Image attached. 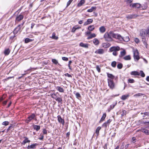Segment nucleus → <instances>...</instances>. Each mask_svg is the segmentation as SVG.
Segmentation results:
<instances>
[{"label":"nucleus","instance_id":"39448f33","mask_svg":"<svg viewBox=\"0 0 149 149\" xmlns=\"http://www.w3.org/2000/svg\"><path fill=\"white\" fill-rule=\"evenodd\" d=\"M24 24V22H23L22 24L19 25L17 26L16 27L13 31V33L14 34H17L18 32H21L20 30L21 28L23 27Z\"/></svg>","mask_w":149,"mask_h":149},{"label":"nucleus","instance_id":"f704fd0d","mask_svg":"<svg viewBox=\"0 0 149 149\" xmlns=\"http://www.w3.org/2000/svg\"><path fill=\"white\" fill-rule=\"evenodd\" d=\"M55 35V33L54 32H53L52 34V38L53 39L57 40L58 39V37L57 36H56Z\"/></svg>","mask_w":149,"mask_h":149},{"label":"nucleus","instance_id":"774afa93","mask_svg":"<svg viewBox=\"0 0 149 149\" xmlns=\"http://www.w3.org/2000/svg\"><path fill=\"white\" fill-rule=\"evenodd\" d=\"M145 116H149V112H146L143 113Z\"/></svg>","mask_w":149,"mask_h":149},{"label":"nucleus","instance_id":"13d9d810","mask_svg":"<svg viewBox=\"0 0 149 149\" xmlns=\"http://www.w3.org/2000/svg\"><path fill=\"white\" fill-rule=\"evenodd\" d=\"M107 126H109V125H108V124H107V123L106 122L104 123L102 125L103 127H106Z\"/></svg>","mask_w":149,"mask_h":149},{"label":"nucleus","instance_id":"4be33fe9","mask_svg":"<svg viewBox=\"0 0 149 149\" xmlns=\"http://www.w3.org/2000/svg\"><path fill=\"white\" fill-rule=\"evenodd\" d=\"M96 6H92L90 9H88L87 12H92L93 10H95L96 9Z\"/></svg>","mask_w":149,"mask_h":149},{"label":"nucleus","instance_id":"e2e57ef3","mask_svg":"<svg viewBox=\"0 0 149 149\" xmlns=\"http://www.w3.org/2000/svg\"><path fill=\"white\" fill-rule=\"evenodd\" d=\"M146 31L148 36H149V27L147 30H146Z\"/></svg>","mask_w":149,"mask_h":149},{"label":"nucleus","instance_id":"412c9836","mask_svg":"<svg viewBox=\"0 0 149 149\" xmlns=\"http://www.w3.org/2000/svg\"><path fill=\"white\" fill-rule=\"evenodd\" d=\"M33 128L34 130H36L37 131H38L40 129V125H33Z\"/></svg>","mask_w":149,"mask_h":149},{"label":"nucleus","instance_id":"c756f323","mask_svg":"<svg viewBox=\"0 0 149 149\" xmlns=\"http://www.w3.org/2000/svg\"><path fill=\"white\" fill-rule=\"evenodd\" d=\"M110 46V44L108 43H103L102 44V47L104 48H108Z\"/></svg>","mask_w":149,"mask_h":149},{"label":"nucleus","instance_id":"052dcab7","mask_svg":"<svg viewBox=\"0 0 149 149\" xmlns=\"http://www.w3.org/2000/svg\"><path fill=\"white\" fill-rule=\"evenodd\" d=\"M71 63H72V61H70L69 62V63L68 64V66L69 68L70 69H71V67L70 66V65L71 64Z\"/></svg>","mask_w":149,"mask_h":149},{"label":"nucleus","instance_id":"49530a36","mask_svg":"<svg viewBox=\"0 0 149 149\" xmlns=\"http://www.w3.org/2000/svg\"><path fill=\"white\" fill-rule=\"evenodd\" d=\"M75 95L76 97L78 99H79V97H81L80 94L78 93H76L75 94Z\"/></svg>","mask_w":149,"mask_h":149},{"label":"nucleus","instance_id":"0e129e2a","mask_svg":"<svg viewBox=\"0 0 149 149\" xmlns=\"http://www.w3.org/2000/svg\"><path fill=\"white\" fill-rule=\"evenodd\" d=\"M142 41L143 42V43L146 42V40L145 38L142 37Z\"/></svg>","mask_w":149,"mask_h":149},{"label":"nucleus","instance_id":"4d7b16f0","mask_svg":"<svg viewBox=\"0 0 149 149\" xmlns=\"http://www.w3.org/2000/svg\"><path fill=\"white\" fill-rule=\"evenodd\" d=\"M62 59L64 61H68V58L66 57H62Z\"/></svg>","mask_w":149,"mask_h":149},{"label":"nucleus","instance_id":"6e6d98bb","mask_svg":"<svg viewBox=\"0 0 149 149\" xmlns=\"http://www.w3.org/2000/svg\"><path fill=\"white\" fill-rule=\"evenodd\" d=\"M126 111L125 110H123V112L121 114V116H123L126 114Z\"/></svg>","mask_w":149,"mask_h":149},{"label":"nucleus","instance_id":"7c9ffc66","mask_svg":"<svg viewBox=\"0 0 149 149\" xmlns=\"http://www.w3.org/2000/svg\"><path fill=\"white\" fill-rule=\"evenodd\" d=\"M131 75H139V72L137 71H132L131 73Z\"/></svg>","mask_w":149,"mask_h":149},{"label":"nucleus","instance_id":"5701e85b","mask_svg":"<svg viewBox=\"0 0 149 149\" xmlns=\"http://www.w3.org/2000/svg\"><path fill=\"white\" fill-rule=\"evenodd\" d=\"M123 40L120 41H124L125 42H127L130 40L128 36H126L125 37H122Z\"/></svg>","mask_w":149,"mask_h":149},{"label":"nucleus","instance_id":"09e8293b","mask_svg":"<svg viewBox=\"0 0 149 149\" xmlns=\"http://www.w3.org/2000/svg\"><path fill=\"white\" fill-rule=\"evenodd\" d=\"M96 69L99 72H100V69L98 65H97L96 67Z\"/></svg>","mask_w":149,"mask_h":149},{"label":"nucleus","instance_id":"f3484780","mask_svg":"<svg viewBox=\"0 0 149 149\" xmlns=\"http://www.w3.org/2000/svg\"><path fill=\"white\" fill-rule=\"evenodd\" d=\"M56 88L57 90L59 91L60 92L63 93L64 92V89L60 86H57L56 87Z\"/></svg>","mask_w":149,"mask_h":149},{"label":"nucleus","instance_id":"c03bdc74","mask_svg":"<svg viewBox=\"0 0 149 149\" xmlns=\"http://www.w3.org/2000/svg\"><path fill=\"white\" fill-rule=\"evenodd\" d=\"M52 62L55 64H56L58 63V61L55 59H52Z\"/></svg>","mask_w":149,"mask_h":149},{"label":"nucleus","instance_id":"6ab92c4d","mask_svg":"<svg viewBox=\"0 0 149 149\" xmlns=\"http://www.w3.org/2000/svg\"><path fill=\"white\" fill-rule=\"evenodd\" d=\"M99 31L101 33H103L106 31V29L104 26H102L99 28Z\"/></svg>","mask_w":149,"mask_h":149},{"label":"nucleus","instance_id":"20e7f679","mask_svg":"<svg viewBox=\"0 0 149 149\" xmlns=\"http://www.w3.org/2000/svg\"><path fill=\"white\" fill-rule=\"evenodd\" d=\"M36 117V115L34 113H32L31 115L29 116L25 120L26 123H28L33 119H34Z\"/></svg>","mask_w":149,"mask_h":149},{"label":"nucleus","instance_id":"1a4fd4ad","mask_svg":"<svg viewBox=\"0 0 149 149\" xmlns=\"http://www.w3.org/2000/svg\"><path fill=\"white\" fill-rule=\"evenodd\" d=\"M140 35L142 37L145 38L146 36H148L145 30L142 29L140 31Z\"/></svg>","mask_w":149,"mask_h":149},{"label":"nucleus","instance_id":"a211bd4d","mask_svg":"<svg viewBox=\"0 0 149 149\" xmlns=\"http://www.w3.org/2000/svg\"><path fill=\"white\" fill-rule=\"evenodd\" d=\"M141 131L147 135H149V130L145 128H141Z\"/></svg>","mask_w":149,"mask_h":149},{"label":"nucleus","instance_id":"7ed1b4c3","mask_svg":"<svg viewBox=\"0 0 149 149\" xmlns=\"http://www.w3.org/2000/svg\"><path fill=\"white\" fill-rule=\"evenodd\" d=\"M111 31L109 33H106L104 35V37L105 40L107 41H112V36L110 34Z\"/></svg>","mask_w":149,"mask_h":149},{"label":"nucleus","instance_id":"f03ea898","mask_svg":"<svg viewBox=\"0 0 149 149\" xmlns=\"http://www.w3.org/2000/svg\"><path fill=\"white\" fill-rule=\"evenodd\" d=\"M110 34L112 36V37L118 39L119 40H123L122 37L119 34L114 33L112 31H111Z\"/></svg>","mask_w":149,"mask_h":149},{"label":"nucleus","instance_id":"37998d69","mask_svg":"<svg viewBox=\"0 0 149 149\" xmlns=\"http://www.w3.org/2000/svg\"><path fill=\"white\" fill-rule=\"evenodd\" d=\"M9 122L7 121H5L2 123V125L5 126H7L9 124Z\"/></svg>","mask_w":149,"mask_h":149},{"label":"nucleus","instance_id":"e433bc0d","mask_svg":"<svg viewBox=\"0 0 149 149\" xmlns=\"http://www.w3.org/2000/svg\"><path fill=\"white\" fill-rule=\"evenodd\" d=\"M96 35L95 34H94V33L91 34L87 38V39H91L95 37H96Z\"/></svg>","mask_w":149,"mask_h":149},{"label":"nucleus","instance_id":"a878e982","mask_svg":"<svg viewBox=\"0 0 149 149\" xmlns=\"http://www.w3.org/2000/svg\"><path fill=\"white\" fill-rule=\"evenodd\" d=\"M123 59L125 60H130L131 59V57L130 55L125 56L123 58Z\"/></svg>","mask_w":149,"mask_h":149},{"label":"nucleus","instance_id":"aec40b11","mask_svg":"<svg viewBox=\"0 0 149 149\" xmlns=\"http://www.w3.org/2000/svg\"><path fill=\"white\" fill-rule=\"evenodd\" d=\"M85 0H81L78 3L77 6L78 7H80L85 3Z\"/></svg>","mask_w":149,"mask_h":149},{"label":"nucleus","instance_id":"680f3d73","mask_svg":"<svg viewBox=\"0 0 149 149\" xmlns=\"http://www.w3.org/2000/svg\"><path fill=\"white\" fill-rule=\"evenodd\" d=\"M43 134H47V132L46 130L45 129H44L43 130Z\"/></svg>","mask_w":149,"mask_h":149},{"label":"nucleus","instance_id":"473e14b6","mask_svg":"<svg viewBox=\"0 0 149 149\" xmlns=\"http://www.w3.org/2000/svg\"><path fill=\"white\" fill-rule=\"evenodd\" d=\"M10 52V50L9 49H6L4 51V54L5 55H8Z\"/></svg>","mask_w":149,"mask_h":149},{"label":"nucleus","instance_id":"8fccbe9b","mask_svg":"<svg viewBox=\"0 0 149 149\" xmlns=\"http://www.w3.org/2000/svg\"><path fill=\"white\" fill-rule=\"evenodd\" d=\"M87 21H88V22L89 23H89V24H90L91 23H92L93 21V19H88Z\"/></svg>","mask_w":149,"mask_h":149},{"label":"nucleus","instance_id":"72a5a7b5","mask_svg":"<svg viewBox=\"0 0 149 149\" xmlns=\"http://www.w3.org/2000/svg\"><path fill=\"white\" fill-rule=\"evenodd\" d=\"M129 96V95H123L121 97V99L123 100H124L126 99Z\"/></svg>","mask_w":149,"mask_h":149},{"label":"nucleus","instance_id":"4468645a","mask_svg":"<svg viewBox=\"0 0 149 149\" xmlns=\"http://www.w3.org/2000/svg\"><path fill=\"white\" fill-rule=\"evenodd\" d=\"M24 140L21 143L23 145H24L25 144L27 143H29L30 142V141L28 139V138L26 137H24Z\"/></svg>","mask_w":149,"mask_h":149},{"label":"nucleus","instance_id":"4c0bfd02","mask_svg":"<svg viewBox=\"0 0 149 149\" xmlns=\"http://www.w3.org/2000/svg\"><path fill=\"white\" fill-rule=\"evenodd\" d=\"M117 68L119 69H121L122 68L123 64L121 63H119L117 65Z\"/></svg>","mask_w":149,"mask_h":149},{"label":"nucleus","instance_id":"bf43d9fd","mask_svg":"<svg viewBox=\"0 0 149 149\" xmlns=\"http://www.w3.org/2000/svg\"><path fill=\"white\" fill-rule=\"evenodd\" d=\"M116 104H116H112V105H110V108H111V109H113L114 108V107L115 106V105Z\"/></svg>","mask_w":149,"mask_h":149},{"label":"nucleus","instance_id":"338daca9","mask_svg":"<svg viewBox=\"0 0 149 149\" xmlns=\"http://www.w3.org/2000/svg\"><path fill=\"white\" fill-rule=\"evenodd\" d=\"M89 23L88 22V21H87L86 22H85L84 23V26H86V25H88L89 24H90L89 23Z\"/></svg>","mask_w":149,"mask_h":149},{"label":"nucleus","instance_id":"864d4df0","mask_svg":"<svg viewBox=\"0 0 149 149\" xmlns=\"http://www.w3.org/2000/svg\"><path fill=\"white\" fill-rule=\"evenodd\" d=\"M40 136H41V137L40 138H39V139L40 140H42L44 138V136L43 134L41 135V134H40Z\"/></svg>","mask_w":149,"mask_h":149},{"label":"nucleus","instance_id":"79ce46f5","mask_svg":"<svg viewBox=\"0 0 149 149\" xmlns=\"http://www.w3.org/2000/svg\"><path fill=\"white\" fill-rule=\"evenodd\" d=\"M143 95V94L141 93H138L134 95V96L135 97H139V96H141L142 95Z\"/></svg>","mask_w":149,"mask_h":149},{"label":"nucleus","instance_id":"cd10ccee","mask_svg":"<svg viewBox=\"0 0 149 149\" xmlns=\"http://www.w3.org/2000/svg\"><path fill=\"white\" fill-rule=\"evenodd\" d=\"M95 28L93 25H91L88 27V29L90 31H92Z\"/></svg>","mask_w":149,"mask_h":149},{"label":"nucleus","instance_id":"6e6552de","mask_svg":"<svg viewBox=\"0 0 149 149\" xmlns=\"http://www.w3.org/2000/svg\"><path fill=\"white\" fill-rule=\"evenodd\" d=\"M141 6V4L138 3H131L130 5L131 7L137 8H140Z\"/></svg>","mask_w":149,"mask_h":149},{"label":"nucleus","instance_id":"c9c22d12","mask_svg":"<svg viewBox=\"0 0 149 149\" xmlns=\"http://www.w3.org/2000/svg\"><path fill=\"white\" fill-rule=\"evenodd\" d=\"M101 129V127H98L96 129L95 131V133L97 134V136L99 134V131Z\"/></svg>","mask_w":149,"mask_h":149},{"label":"nucleus","instance_id":"f8f14e48","mask_svg":"<svg viewBox=\"0 0 149 149\" xmlns=\"http://www.w3.org/2000/svg\"><path fill=\"white\" fill-rule=\"evenodd\" d=\"M58 120L59 123H61L63 125L64 124V121L63 119H62L61 116L58 115L57 116Z\"/></svg>","mask_w":149,"mask_h":149},{"label":"nucleus","instance_id":"b1692460","mask_svg":"<svg viewBox=\"0 0 149 149\" xmlns=\"http://www.w3.org/2000/svg\"><path fill=\"white\" fill-rule=\"evenodd\" d=\"M79 45L81 47L88 48V45L87 44H84L83 42H81L79 44Z\"/></svg>","mask_w":149,"mask_h":149},{"label":"nucleus","instance_id":"393cba45","mask_svg":"<svg viewBox=\"0 0 149 149\" xmlns=\"http://www.w3.org/2000/svg\"><path fill=\"white\" fill-rule=\"evenodd\" d=\"M107 74L108 77L110 78L109 79L112 80V79H114V76L112 74L107 73Z\"/></svg>","mask_w":149,"mask_h":149},{"label":"nucleus","instance_id":"0eeeda50","mask_svg":"<svg viewBox=\"0 0 149 149\" xmlns=\"http://www.w3.org/2000/svg\"><path fill=\"white\" fill-rule=\"evenodd\" d=\"M134 57L135 61L136 60L138 61L139 59V52L137 49H136L134 51Z\"/></svg>","mask_w":149,"mask_h":149},{"label":"nucleus","instance_id":"423d86ee","mask_svg":"<svg viewBox=\"0 0 149 149\" xmlns=\"http://www.w3.org/2000/svg\"><path fill=\"white\" fill-rule=\"evenodd\" d=\"M108 86L110 88L113 89L115 88V84L112 80L108 79H107Z\"/></svg>","mask_w":149,"mask_h":149},{"label":"nucleus","instance_id":"69168bd1","mask_svg":"<svg viewBox=\"0 0 149 149\" xmlns=\"http://www.w3.org/2000/svg\"><path fill=\"white\" fill-rule=\"evenodd\" d=\"M111 121V120L110 119H109L106 122L107 123L108 125H109Z\"/></svg>","mask_w":149,"mask_h":149},{"label":"nucleus","instance_id":"5fc2aeb1","mask_svg":"<svg viewBox=\"0 0 149 149\" xmlns=\"http://www.w3.org/2000/svg\"><path fill=\"white\" fill-rule=\"evenodd\" d=\"M135 42L136 43H138L140 41L139 39L137 38H136L134 39Z\"/></svg>","mask_w":149,"mask_h":149},{"label":"nucleus","instance_id":"9d476101","mask_svg":"<svg viewBox=\"0 0 149 149\" xmlns=\"http://www.w3.org/2000/svg\"><path fill=\"white\" fill-rule=\"evenodd\" d=\"M24 18V16L23 15L20 14L19 15L17 16L15 19V21H17L18 22L20 21L23 19Z\"/></svg>","mask_w":149,"mask_h":149},{"label":"nucleus","instance_id":"58836bf2","mask_svg":"<svg viewBox=\"0 0 149 149\" xmlns=\"http://www.w3.org/2000/svg\"><path fill=\"white\" fill-rule=\"evenodd\" d=\"M52 97V98L56 100V99L57 98V96L56 94L55 93H53L51 95Z\"/></svg>","mask_w":149,"mask_h":149},{"label":"nucleus","instance_id":"bb28decb","mask_svg":"<svg viewBox=\"0 0 149 149\" xmlns=\"http://www.w3.org/2000/svg\"><path fill=\"white\" fill-rule=\"evenodd\" d=\"M106 113H104L102 117L101 118V119L100 120V123H101L105 119V118H106Z\"/></svg>","mask_w":149,"mask_h":149},{"label":"nucleus","instance_id":"2eb2a0df","mask_svg":"<svg viewBox=\"0 0 149 149\" xmlns=\"http://www.w3.org/2000/svg\"><path fill=\"white\" fill-rule=\"evenodd\" d=\"M38 145V144L36 143L30 145H28L27 147V148L28 149L35 148Z\"/></svg>","mask_w":149,"mask_h":149},{"label":"nucleus","instance_id":"ea45409f","mask_svg":"<svg viewBox=\"0 0 149 149\" xmlns=\"http://www.w3.org/2000/svg\"><path fill=\"white\" fill-rule=\"evenodd\" d=\"M56 101L58 102L59 103L61 102L62 101V99L61 97H58L55 100Z\"/></svg>","mask_w":149,"mask_h":149},{"label":"nucleus","instance_id":"603ef678","mask_svg":"<svg viewBox=\"0 0 149 149\" xmlns=\"http://www.w3.org/2000/svg\"><path fill=\"white\" fill-rule=\"evenodd\" d=\"M65 76L68 77H72V76H71V75L70 74H69L68 73H66L65 74Z\"/></svg>","mask_w":149,"mask_h":149},{"label":"nucleus","instance_id":"a19ab883","mask_svg":"<svg viewBox=\"0 0 149 149\" xmlns=\"http://www.w3.org/2000/svg\"><path fill=\"white\" fill-rule=\"evenodd\" d=\"M116 62L115 61H113L111 63V65L113 67L115 68L116 67Z\"/></svg>","mask_w":149,"mask_h":149},{"label":"nucleus","instance_id":"9b49d317","mask_svg":"<svg viewBox=\"0 0 149 149\" xmlns=\"http://www.w3.org/2000/svg\"><path fill=\"white\" fill-rule=\"evenodd\" d=\"M126 54V50L124 49L123 50L120 51V53L119 56L120 58H123L125 56V55Z\"/></svg>","mask_w":149,"mask_h":149},{"label":"nucleus","instance_id":"c85d7f7f","mask_svg":"<svg viewBox=\"0 0 149 149\" xmlns=\"http://www.w3.org/2000/svg\"><path fill=\"white\" fill-rule=\"evenodd\" d=\"M93 43L95 45H98L99 44V41L97 38H95L93 40Z\"/></svg>","mask_w":149,"mask_h":149},{"label":"nucleus","instance_id":"f257e3e1","mask_svg":"<svg viewBox=\"0 0 149 149\" xmlns=\"http://www.w3.org/2000/svg\"><path fill=\"white\" fill-rule=\"evenodd\" d=\"M120 50V47L118 46L113 47L109 49V51L111 52H113L112 54L114 56H116L118 54L117 51Z\"/></svg>","mask_w":149,"mask_h":149},{"label":"nucleus","instance_id":"2f4dec72","mask_svg":"<svg viewBox=\"0 0 149 149\" xmlns=\"http://www.w3.org/2000/svg\"><path fill=\"white\" fill-rule=\"evenodd\" d=\"M33 40V39H31L28 38H26L25 39L24 41L25 43H28L32 41Z\"/></svg>","mask_w":149,"mask_h":149},{"label":"nucleus","instance_id":"a18cd8bd","mask_svg":"<svg viewBox=\"0 0 149 149\" xmlns=\"http://www.w3.org/2000/svg\"><path fill=\"white\" fill-rule=\"evenodd\" d=\"M128 81L129 83H133L134 82V80L133 79H129Z\"/></svg>","mask_w":149,"mask_h":149},{"label":"nucleus","instance_id":"3c124183","mask_svg":"<svg viewBox=\"0 0 149 149\" xmlns=\"http://www.w3.org/2000/svg\"><path fill=\"white\" fill-rule=\"evenodd\" d=\"M15 35V34H14V35L13 36H10V39L11 40H12L14 39L16 36Z\"/></svg>","mask_w":149,"mask_h":149},{"label":"nucleus","instance_id":"dca6fc26","mask_svg":"<svg viewBox=\"0 0 149 149\" xmlns=\"http://www.w3.org/2000/svg\"><path fill=\"white\" fill-rule=\"evenodd\" d=\"M136 17V16L135 14H132L127 15L126 17L128 19H132L135 18Z\"/></svg>","mask_w":149,"mask_h":149},{"label":"nucleus","instance_id":"ddd939ff","mask_svg":"<svg viewBox=\"0 0 149 149\" xmlns=\"http://www.w3.org/2000/svg\"><path fill=\"white\" fill-rule=\"evenodd\" d=\"M95 53L100 54H103L104 53V50L102 49H100L96 50Z\"/></svg>","mask_w":149,"mask_h":149},{"label":"nucleus","instance_id":"de8ad7c7","mask_svg":"<svg viewBox=\"0 0 149 149\" xmlns=\"http://www.w3.org/2000/svg\"><path fill=\"white\" fill-rule=\"evenodd\" d=\"M141 76L142 77H144L145 76V74L142 71H140Z\"/></svg>","mask_w":149,"mask_h":149}]
</instances>
